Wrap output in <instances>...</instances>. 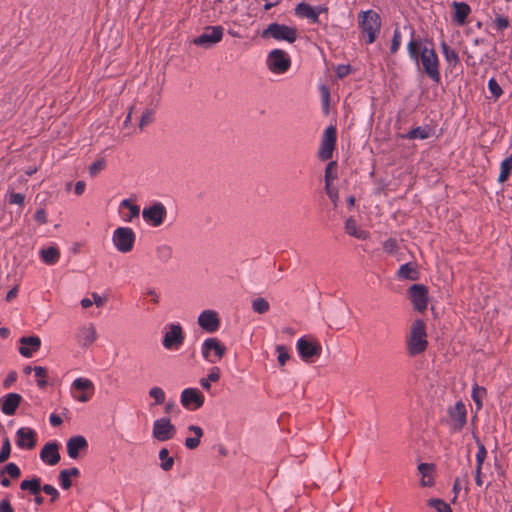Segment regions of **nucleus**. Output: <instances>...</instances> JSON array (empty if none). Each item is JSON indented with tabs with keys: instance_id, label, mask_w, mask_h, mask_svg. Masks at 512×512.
Wrapping results in <instances>:
<instances>
[{
	"instance_id": "obj_1",
	"label": "nucleus",
	"mask_w": 512,
	"mask_h": 512,
	"mask_svg": "<svg viewBox=\"0 0 512 512\" xmlns=\"http://www.w3.org/2000/svg\"><path fill=\"white\" fill-rule=\"evenodd\" d=\"M407 50L411 59L417 63L421 61L423 70L428 77L432 81L439 83L441 79L439 70L440 63L436 51L415 39L409 41Z\"/></svg>"
},
{
	"instance_id": "obj_2",
	"label": "nucleus",
	"mask_w": 512,
	"mask_h": 512,
	"mask_svg": "<svg viewBox=\"0 0 512 512\" xmlns=\"http://www.w3.org/2000/svg\"><path fill=\"white\" fill-rule=\"evenodd\" d=\"M407 352L417 356L425 352L428 346L426 325L423 320H415L406 339Z\"/></svg>"
},
{
	"instance_id": "obj_3",
	"label": "nucleus",
	"mask_w": 512,
	"mask_h": 512,
	"mask_svg": "<svg viewBox=\"0 0 512 512\" xmlns=\"http://www.w3.org/2000/svg\"><path fill=\"white\" fill-rule=\"evenodd\" d=\"M359 26L366 37V42L373 43L381 29V19L374 10L361 11L358 15Z\"/></svg>"
},
{
	"instance_id": "obj_4",
	"label": "nucleus",
	"mask_w": 512,
	"mask_h": 512,
	"mask_svg": "<svg viewBox=\"0 0 512 512\" xmlns=\"http://www.w3.org/2000/svg\"><path fill=\"white\" fill-rule=\"evenodd\" d=\"M135 241L136 234L130 227H118L113 231L112 243L122 254L130 253L134 249Z\"/></svg>"
},
{
	"instance_id": "obj_5",
	"label": "nucleus",
	"mask_w": 512,
	"mask_h": 512,
	"mask_svg": "<svg viewBox=\"0 0 512 512\" xmlns=\"http://www.w3.org/2000/svg\"><path fill=\"white\" fill-rule=\"evenodd\" d=\"M262 37L293 43L297 39V29L284 24L271 23L262 32Z\"/></svg>"
},
{
	"instance_id": "obj_6",
	"label": "nucleus",
	"mask_w": 512,
	"mask_h": 512,
	"mask_svg": "<svg viewBox=\"0 0 512 512\" xmlns=\"http://www.w3.org/2000/svg\"><path fill=\"white\" fill-rule=\"evenodd\" d=\"M266 65L272 73L282 74L290 68L291 60L285 51L281 49H274L269 52L266 59Z\"/></svg>"
},
{
	"instance_id": "obj_7",
	"label": "nucleus",
	"mask_w": 512,
	"mask_h": 512,
	"mask_svg": "<svg viewBox=\"0 0 512 512\" xmlns=\"http://www.w3.org/2000/svg\"><path fill=\"white\" fill-rule=\"evenodd\" d=\"M201 353L207 362L215 364L225 355L226 347L217 338H208L201 346Z\"/></svg>"
},
{
	"instance_id": "obj_8",
	"label": "nucleus",
	"mask_w": 512,
	"mask_h": 512,
	"mask_svg": "<svg viewBox=\"0 0 512 512\" xmlns=\"http://www.w3.org/2000/svg\"><path fill=\"white\" fill-rule=\"evenodd\" d=\"M222 26H208L204 29L203 33L193 39L196 46L203 48H211L219 43L223 38Z\"/></svg>"
},
{
	"instance_id": "obj_9",
	"label": "nucleus",
	"mask_w": 512,
	"mask_h": 512,
	"mask_svg": "<svg viewBox=\"0 0 512 512\" xmlns=\"http://www.w3.org/2000/svg\"><path fill=\"white\" fill-rule=\"evenodd\" d=\"M167 216V209L161 202H155L142 210L144 221L152 227H159L164 223Z\"/></svg>"
},
{
	"instance_id": "obj_10",
	"label": "nucleus",
	"mask_w": 512,
	"mask_h": 512,
	"mask_svg": "<svg viewBox=\"0 0 512 512\" xmlns=\"http://www.w3.org/2000/svg\"><path fill=\"white\" fill-rule=\"evenodd\" d=\"M184 342V333L180 324H169L163 337V346L167 350H177Z\"/></svg>"
},
{
	"instance_id": "obj_11",
	"label": "nucleus",
	"mask_w": 512,
	"mask_h": 512,
	"mask_svg": "<svg viewBox=\"0 0 512 512\" xmlns=\"http://www.w3.org/2000/svg\"><path fill=\"white\" fill-rule=\"evenodd\" d=\"M176 434V428L169 418H159L153 422L152 435L161 442L172 439Z\"/></svg>"
},
{
	"instance_id": "obj_12",
	"label": "nucleus",
	"mask_w": 512,
	"mask_h": 512,
	"mask_svg": "<svg viewBox=\"0 0 512 512\" xmlns=\"http://www.w3.org/2000/svg\"><path fill=\"white\" fill-rule=\"evenodd\" d=\"M299 356L303 361H310L313 357L320 356L322 347L316 340H309L305 337L298 339L296 344Z\"/></svg>"
},
{
	"instance_id": "obj_13",
	"label": "nucleus",
	"mask_w": 512,
	"mask_h": 512,
	"mask_svg": "<svg viewBox=\"0 0 512 512\" xmlns=\"http://www.w3.org/2000/svg\"><path fill=\"white\" fill-rule=\"evenodd\" d=\"M336 144V129L333 126H329L324 131L321 146L318 151L319 159L326 161L332 157Z\"/></svg>"
},
{
	"instance_id": "obj_14",
	"label": "nucleus",
	"mask_w": 512,
	"mask_h": 512,
	"mask_svg": "<svg viewBox=\"0 0 512 512\" xmlns=\"http://www.w3.org/2000/svg\"><path fill=\"white\" fill-rule=\"evenodd\" d=\"M181 404L189 410L199 409L204 404V396L196 388H186L181 392Z\"/></svg>"
},
{
	"instance_id": "obj_15",
	"label": "nucleus",
	"mask_w": 512,
	"mask_h": 512,
	"mask_svg": "<svg viewBox=\"0 0 512 512\" xmlns=\"http://www.w3.org/2000/svg\"><path fill=\"white\" fill-rule=\"evenodd\" d=\"M71 388L81 392L80 395L74 396V398L81 403L89 401L94 392L93 382L90 379L83 377L76 378L73 381Z\"/></svg>"
},
{
	"instance_id": "obj_16",
	"label": "nucleus",
	"mask_w": 512,
	"mask_h": 512,
	"mask_svg": "<svg viewBox=\"0 0 512 512\" xmlns=\"http://www.w3.org/2000/svg\"><path fill=\"white\" fill-rule=\"evenodd\" d=\"M198 325L209 333L216 332L220 326L219 315L214 310H204L198 316Z\"/></svg>"
},
{
	"instance_id": "obj_17",
	"label": "nucleus",
	"mask_w": 512,
	"mask_h": 512,
	"mask_svg": "<svg viewBox=\"0 0 512 512\" xmlns=\"http://www.w3.org/2000/svg\"><path fill=\"white\" fill-rule=\"evenodd\" d=\"M97 340V331L92 323L83 325L76 332V341L79 346L87 348Z\"/></svg>"
},
{
	"instance_id": "obj_18",
	"label": "nucleus",
	"mask_w": 512,
	"mask_h": 512,
	"mask_svg": "<svg viewBox=\"0 0 512 512\" xmlns=\"http://www.w3.org/2000/svg\"><path fill=\"white\" fill-rule=\"evenodd\" d=\"M16 438V444L20 449L31 450L36 445V432L32 428H19L16 432Z\"/></svg>"
},
{
	"instance_id": "obj_19",
	"label": "nucleus",
	"mask_w": 512,
	"mask_h": 512,
	"mask_svg": "<svg viewBox=\"0 0 512 512\" xmlns=\"http://www.w3.org/2000/svg\"><path fill=\"white\" fill-rule=\"evenodd\" d=\"M427 289L423 285L414 284L410 288V298L414 308L418 311H424L427 308L428 296Z\"/></svg>"
},
{
	"instance_id": "obj_20",
	"label": "nucleus",
	"mask_w": 512,
	"mask_h": 512,
	"mask_svg": "<svg viewBox=\"0 0 512 512\" xmlns=\"http://www.w3.org/2000/svg\"><path fill=\"white\" fill-rule=\"evenodd\" d=\"M67 454L71 459H77L81 452L88 449V442L82 435H77L69 438L66 443Z\"/></svg>"
},
{
	"instance_id": "obj_21",
	"label": "nucleus",
	"mask_w": 512,
	"mask_h": 512,
	"mask_svg": "<svg viewBox=\"0 0 512 512\" xmlns=\"http://www.w3.org/2000/svg\"><path fill=\"white\" fill-rule=\"evenodd\" d=\"M40 459L47 465L54 466L60 461L59 445L49 442L40 451Z\"/></svg>"
},
{
	"instance_id": "obj_22",
	"label": "nucleus",
	"mask_w": 512,
	"mask_h": 512,
	"mask_svg": "<svg viewBox=\"0 0 512 512\" xmlns=\"http://www.w3.org/2000/svg\"><path fill=\"white\" fill-rule=\"evenodd\" d=\"M41 340L38 336L22 337L20 339L19 353L26 358L33 356L39 350Z\"/></svg>"
},
{
	"instance_id": "obj_23",
	"label": "nucleus",
	"mask_w": 512,
	"mask_h": 512,
	"mask_svg": "<svg viewBox=\"0 0 512 512\" xmlns=\"http://www.w3.org/2000/svg\"><path fill=\"white\" fill-rule=\"evenodd\" d=\"M22 397L17 393H9L0 399L1 411L8 416L14 415L21 403Z\"/></svg>"
},
{
	"instance_id": "obj_24",
	"label": "nucleus",
	"mask_w": 512,
	"mask_h": 512,
	"mask_svg": "<svg viewBox=\"0 0 512 512\" xmlns=\"http://www.w3.org/2000/svg\"><path fill=\"white\" fill-rule=\"evenodd\" d=\"M449 415L454 429L460 430L466 424V408L462 402H457L454 407L449 410Z\"/></svg>"
},
{
	"instance_id": "obj_25",
	"label": "nucleus",
	"mask_w": 512,
	"mask_h": 512,
	"mask_svg": "<svg viewBox=\"0 0 512 512\" xmlns=\"http://www.w3.org/2000/svg\"><path fill=\"white\" fill-rule=\"evenodd\" d=\"M295 11L298 16L307 18L313 23H317L320 13L327 11V8L321 6L314 8L307 3H300L297 5Z\"/></svg>"
},
{
	"instance_id": "obj_26",
	"label": "nucleus",
	"mask_w": 512,
	"mask_h": 512,
	"mask_svg": "<svg viewBox=\"0 0 512 512\" xmlns=\"http://www.w3.org/2000/svg\"><path fill=\"white\" fill-rule=\"evenodd\" d=\"M418 471L421 474V486L423 487H431L434 484V464L430 463H421L418 465Z\"/></svg>"
},
{
	"instance_id": "obj_27",
	"label": "nucleus",
	"mask_w": 512,
	"mask_h": 512,
	"mask_svg": "<svg viewBox=\"0 0 512 512\" xmlns=\"http://www.w3.org/2000/svg\"><path fill=\"white\" fill-rule=\"evenodd\" d=\"M345 232L359 240H366L369 238V232L363 230L353 218H348L345 222Z\"/></svg>"
},
{
	"instance_id": "obj_28",
	"label": "nucleus",
	"mask_w": 512,
	"mask_h": 512,
	"mask_svg": "<svg viewBox=\"0 0 512 512\" xmlns=\"http://www.w3.org/2000/svg\"><path fill=\"white\" fill-rule=\"evenodd\" d=\"M454 8L453 20L460 26L466 23V19L471 12L470 6L464 2H453Z\"/></svg>"
},
{
	"instance_id": "obj_29",
	"label": "nucleus",
	"mask_w": 512,
	"mask_h": 512,
	"mask_svg": "<svg viewBox=\"0 0 512 512\" xmlns=\"http://www.w3.org/2000/svg\"><path fill=\"white\" fill-rule=\"evenodd\" d=\"M188 432L192 433V437H187L185 439L186 448L193 450L196 449L201 441V438L204 435L203 429L197 425H190L187 428Z\"/></svg>"
},
{
	"instance_id": "obj_30",
	"label": "nucleus",
	"mask_w": 512,
	"mask_h": 512,
	"mask_svg": "<svg viewBox=\"0 0 512 512\" xmlns=\"http://www.w3.org/2000/svg\"><path fill=\"white\" fill-rule=\"evenodd\" d=\"M40 257L48 265H53L60 258V251L57 247L51 246L40 250Z\"/></svg>"
},
{
	"instance_id": "obj_31",
	"label": "nucleus",
	"mask_w": 512,
	"mask_h": 512,
	"mask_svg": "<svg viewBox=\"0 0 512 512\" xmlns=\"http://www.w3.org/2000/svg\"><path fill=\"white\" fill-rule=\"evenodd\" d=\"M79 476V470L76 467L61 470L59 473L60 485L63 489L68 490L72 486L71 477Z\"/></svg>"
},
{
	"instance_id": "obj_32",
	"label": "nucleus",
	"mask_w": 512,
	"mask_h": 512,
	"mask_svg": "<svg viewBox=\"0 0 512 512\" xmlns=\"http://www.w3.org/2000/svg\"><path fill=\"white\" fill-rule=\"evenodd\" d=\"M440 47L445 60L452 67L457 66L460 62L458 53L454 49H452L445 41L441 42Z\"/></svg>"
},
{
	"instance_id": "obj_33",
	"label": "nucleus",
	"mask_w": 512,
	"mask_h": 512,
	"mask_svg": "<svg viewBox=\"0 0 512 512\" xmlns=\"http://www.w3.org/2000/svg\"><path fill=\"white\" fill-rule=\"evenodd\" d=\"M220 376H221L220 368L217 367V366H213L209 370V373H208L207 377L206 378H202L200 380L201 387L208 391L210 389V387H211L210 383L211 382H213V383L218 382L219 379H220Z\"/></svg>"
},
{
	"instance_id": "obj_34",
	"label": "nucleus",
	"mask_w": 512,
	"mask_h": 512,
	"mask_svg": "<svg viewBox=\"0 0 512 512\" xmlns=\"http://www.w3.org/2000/svg\"><path fill=\"white\" fill-rule=\"evenodd\" d=\"M121 207L128 208L129 212L124 215L125 222H132L133 219L137 218L140 213V208L138 205L132 204L130 200L124 199L120 203Z\"/></svg>"
},
{
	"instance_id": "obj_35",
	"label": "nucleus",
	"mask_w": 512,
	"mask_h": 512,
	"mask_svg": "<svg viewBox=\"0 0 512 512\" xmlns=\"http://www.w3.org/2000/svg\"><path fill=\"white\" fill-rule=\"evenodd\" d=\"M512 171V152L511 155L505 158L500 164V173L498 176V182L504 183L507 181Z\"/></svg>"
},
{
	"instance_id": "obj_36",
	"label": "nucleus",
	"mask_w": 512,
	"mask_h": 512,
	"mask_svg": "<svg viewBox=\"0 0 512 512\" xmlns=\"http://www.w3.org/2000/svg\"><path fill=\"white\" fill-rule=\"evenodd\" d=\"M20 488L24 491H29L33 495H37L41 491V480L37 477L30 480H23L20 484Z\"/></svg>"
},
{
	"instance_id": "obj_37",
	"label": "nucleus",
	"mask_w": 512,
	"mask_h": 512,
	"mask_svg": "<svg viewBox=\"0 0 512 512\" xmlns=\"http://www.w3.org/2000/svg\"><path fill=\"white\" fill-rule=\"evenodd\" d=\"M398 276L403 279L415 280L417 278V271L411 263H406L400 266Z\"/></svg>"
},
{
	"instance_id": "obj_38",
	"label": "nucleus",
	"mask_w": 512,
	"mask_h": 512,
	"mask_svg": "<svg viewBox=\"0 0 512 512\" xmlns=\"http://www.w3.org/2000/svg\"><path fill=\"white\" fill-rule=\"evenodd\" d=\"M159 459L161 460L160 467L164 471H169L172 469V467L174 465V459H173V457L169 456V451L167 448H162L159 451Z\"/></svg>"
},
{
	"instance_id": "obj_39",
	"label": "nucleus",
	"mask_w": 512,
	"mask_h": 512,
	"mask_svg": "<svg viewBox=\"0 0 512 512\" xmlns=\"http://www.w3.org/2000/svg\"><path fill=\"white\" fill-rule=\"evenodd\" d=\"M156 256L162 262H167L172 258L173 250L172 247L167 244H162L156 248Z\"/></svg>"
},
{
	"instance_id": "obj_40",
	"label": "nucleus",
	"mask_w": 512,
	"mask_h": 512,
	"mask_svg": "<svg viewBox=\"0 0 512 512\" xmlns=\"http://www.w3.org/2000/svg\"><path fill=\"white\" fill-rule=\"evenodd\" d=\"M251 304H252L253 311L258 314H265L270 309L269 302L265 298H262V297L255 298Z\"/></svg>"
},
{
	"instance_id": "obj_41",
	"label": "nucleus",
	"mask_w": 512,
	"mask_h": 512,
	"mask_svg": "<svg viewBox=\"0 0 512 512\" xmlns=\"http://www.w3.org/2000/svg\"><path fill=\"white\" fill-rule=\"evenodd\" d=\"M148 394L154 399V405H161L165 403V392L162 388L154 386L149 389Z\"/></svg>"
},
{
	"instance_id": "obj_42",
	"label": "nucleus",
	"mask_w": 512,
	"mask_h": 512,
	"mask_svg": "<svg viewBox=\"0 0 512 512\" xmlns=\"http://www.w3.org/2000/svg\"><path fill=\"white\" fill-rule=\"evenodd\" d=\"M35 377L37 378V386L41 389L47 386V369L42 366H35L33 368Z\"/></svg>"
},
{
	"instance_id": "obj_43",
	"label": "nucleus",
	"mask_w": 512,
	"mask_h": 512,
	"mask_svg": "<svg viewBox=\"0 0 512 512\" xmlns=\"http://www.w3.org/2000/svg\"><path fill=\"white\" fill-rule=\"evenodd\" d=\"M407 139H427L429 137V132L427 129L422 127H417L410 130L406 135L403 136Z\"/></svg>"
},
{
	"instance_id": "obj_44",
	"label": "nucleus",
	"mask_w": 512,
	"mask_h": 512,
	"mask_svg": "<svg viewBox=\"0 0 512 512\" xmlns=\"http://www.w3.org/2000/svg\"><path fill=\"white\" fill-rule=\"evenodd\" d=\"M485 395L486 389L484 387L474 385L471 396L478 409L482 407V399L485 397Z\"/></svg>"
},
{
	"instance_id": "obj_45",
	"label": "nucleus",
	"mask_w": 512,
	"mask_h": 512,
	"mask_svg": "<svg viewBox=\"0 0 512 512\" xmlns=\"http://www.w3.org/2000/svg\"><path fill=\"white\" fill-rule=\"evenodd\" d=\"M155 112L153 109L147 108L145 111H143L140 122H139V128L140 130H143L146 126L150 125L154 121Z\"/></svg>"
},
{
	"instance_id": "obj_46",
	"label": "nucleus",
	"mask_w": 512,
	"mask_h": 512,
	"mask_svg": "<svg viewBox=\"0 0 512 512\" xmlns=\"http://www.w3.org/2000/svg\"><path fill=\"white\" fill-rule=\"evenodd\" d=\"M337 178V164L330 162L325 169V184L330 183Z\"/></svg>"
},
{
	"instance_id": "obj_47",
	"label": "nucleus",
	"mask_w": 512,
	"mask_h": 512,
	"mask_svg": "<svg viewBox=\"0 0 512 512\" xmlns=\"http://www.w3.org/2000/svg\"><path fill=\"white\" fill-rule=\"evenodd\" d=\"M476 442L478 447V451L476 453V465L483 467L484 461L487 457V450L484 444L478 438H476Z\"/></svg>"
},
{
	"instance_id": "obj_48",
	"label": "nucleus",
	"mask_w": 512,
	"mask_h": 512,
	"mask_svg": "<svg viewBox=\"0 0 512 512\" xmlns=\"http://www.w3.org/2000/svg\"><path fill=\"white\" fill-rule=\"evenodd\" d=\"M276 352L278 354V362H279L280 366L283 367L287 363V361L290 359V354L284 345H277Z\"/></svg>"
},
{
	"instance_id": "obj_49",
	"label": "nucleus",
	"mask_w": 512,
	"mask_h": 512,
	"mask_svg": "<svg viewBox=\"0 0 512 512\" xmlns=\"http://www.w3.org/2000/svg\"><path fill=\"white\" fill-rule=\"evenodd\" d=\"M488 89L495 99H498L503 93L502 88L494 78L489 79Z\"/></svg>"
},
{
	"instance_id": "obj_50",
	"label": "nucleus",
	"mask_w": 512,
	"mask_h": 512,
	"mask_svg": "<svg viewBox=\"0 0 512 512\" xmlns=\"http://www.w3.org/2000/svg\"><path fill=\"white\" fill-rule=\"evenodd\" d=\"M11 453V445L8 438H5L2 443L1 451H0V463H4L9 457Z\"/></svg>"
},
{
	"instance_id": "obj_51",
	"label": "nucleus",
	"mask_w": 512,
	"mask_h": 512,
	"mask_svg": "<svg viewBox=\"0 0 512 512\" xmlns=\"http://www.w3.org/2000/svg\"><path fill=\"white\" fill-rule=\"evenodd\" d=\"M430 505L433 506L438 512H453L451 507L440 499L431 500Z\"/></svg>"
},
{
	"instance_id": "obj_52",
	"label": "nucleus",
	"mask_w": 512,
	"mask_h": 512,
	"mask_svg": "<svg viewBox=\"0 0 512 512\" xmlns=\"http://www.w3.org/2000/svg\"><path fill=\"white\" fill-rule=\"evenodd\" d=\"M383 250L388 254H394L398 250V243L396 239L389 238L383 242Z\"/></svg>"
},
{
	"instance_id": "obj_53",
	"label": "nucleus",
	"mask_w": 512,
	"mask_h": 512,
	"mask_svg": "<svg viewBox=\"0 0 512 512\" xmlns=\"http://www.w3.org/2000/svg\"><path fill=\"white\" fill-rule=\"evenodd\" d=\"M4 473L15 479L19 478L21 474L19 467L15 463H8L2 471V474Z\"/></svg>"
},
{
	"instance_id": "obj_54",
	"label": "nucleus",
	"mask_w": 512,
	"mask_h": 512,
	"mask_svg": "<svg viewBox=\"0 0 512 512\" xmlns=\"http://www.w3.org/2000/svg\"><path fill=\"white\" fill-rule=\"evenodd\" d=\"M325 190L328 197L333 202L334 206H337L339 200L338 190L335 187H333L330 183L325 184Z\"/></svg>"
},
{
	"instance_id": "obj_55",
	"label": "nucleus",
	"mask_w": 512,
	"mask_h": 512,
	"mask_svg": "<svg viewBox=\"0 0 512 512\" xmlns=\"http://www.w3.org/2000/svg\"><path fill=\"white\" fill-rule=\"evenodd\" d=\"M401 45V33L398 29L394 30L392 42H391V53H396Z\"/></svg>"
},
{
	"instance_id": "obj_56",
	"label": "nucleus",
	"mask_w": 512,
	"mask_h": 512,
	"mask_svg": "<svg viewBox=\"0 0 512 512\" xmlns=\"http://www.w3.org/2000/svg\"><path fill=\"white\" fill-rule=\"evenodd\" d=\"M24 200H25V196L21 193H16V192H13V191H10L9 192V203L10 204H16V205H19V206H23L24 204Z\"/></svg>"
},
{
	"instance_id": "obj_57",
	"label": "nucleus",
	"mask_w": 512,
	"mask_h": 512,
	"mask_svg": "<svg viewBox=\"0 0 512 512\" xmlns=\"http://www.w3.org/2000/svg\"><path fill=\"white\" fill-rule=\"evenodd\" d=\"M41 489L51 497V502H54L59 498V492L54 486L45 484Z\"/></svg>"
},
{
	"instance_id": "obj_58",
	"label": "nucleus",
	"mask_w": 512,
	"mask_h": 512,
	"mask_svg": "<svg viewBox=\"0 0 512 512\" xmlns=\"http://www.w3.org/2000/svg\"><path fill=\"white\" fill-rule=\"evenodd\" d=\"M105 168V161L104 160H97L95 161L89 168V172L92 176L97 175L100 171H102Z\"/></svg>"
},
{
	"instance_id": "obj_59",
	"label": "nucleus",
	"mask_w": 512,
	"mask_h": 512,
	"mask_svg": "<svg viewBox=\"0 0 512 512\" xmlns=\"http://www.w3.org/2000/svg\"><path fill=\"white\" fill-rule=\"evenodd\" d=\"M335 72L338 78H344L345 76L350 74L351 67L350 65H338L336 67Z\"/></svg>"
},
{
	"instance_id": "obj_60",
	"label": "nucleus",
	"mask_w": 512,
	"mask_h": 512,
	"mask_svg": "<svg viewBox=\"0 0 512 512\" xmlns=\"http://www.w3.org/2000/svg\"><path fill=\"white\" fill-rule=\"evenodd\" d=\"M495 26L498 30H504L509 26L508 18L504 16H497L495 19Z\"/></svg>"
},
{
	"instance_id": "obj_61",
	"label": "nucleus",
	"mask_w": 512,
	"mask_h": 512,
	"mask_svg": "<svg viewBox=\"0 0 512 512\" xmlns=\"http://www.w3.org/2000/svg\"><path fill=\"white\" fill-rule=\"evenodd\" d=\"M91 297L93 304H95L97 307H102L107 302L106 296H101L96 292H93Z\"/></svg>"
},
{
	"instance_id": "obj_62",
	"label": "nucleus",
	"mask_w": 512,
	"mask_h": 512,
	"mask_svg": "<svg viewBox=\"0 0 512 512\" xmlns=\"http://www.w3.org/2000/svg\"><path fill=\"white\" fill-rule=\"evenodd\" d=\"M16 379H17V373L14 372V371L10 372L6 376V378H5L4 382H3V386L5 388H9L16 381Z\"/></svg>"
},
{
	"instance_id": "obj_63",
	"label": "nucleus",
	"mask_w": 512,
	"mask_h": 512,
	"mask_svg": "<svg viewBox=\"0 0 512 512\" xmlns=\"http://www.w3.org/2000/svg\"><path fill=\"white\" fill-rule=\"evenodd\" d=\"M35 220L40 224L47 223V214L44 209H39L36 211Z\"/></svg>"
},
{
	"instance_id": "obj_64",
	"label": "nucleus",
	"mask_w": 512,
	"mask_h": 512,
	"mask_svg": "<svg viewBox=\"0 0 512 512\" xmlns=\"http://www.w3.org/2000/svg\"><path fill=\"white\" fill-rule=\"evenodd\" d=\"M0 512H14V509L8 499L0 501Z\"/></svg>"
}]
</instances>
